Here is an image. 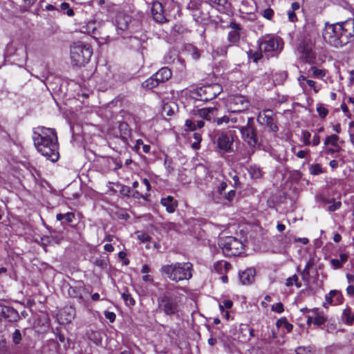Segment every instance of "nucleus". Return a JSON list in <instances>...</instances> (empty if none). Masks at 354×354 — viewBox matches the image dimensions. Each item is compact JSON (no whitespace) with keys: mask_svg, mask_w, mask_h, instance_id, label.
I'll use <instances>...</instances> for the list:
<instances>
[{"mask_svg":"<svg viewBox=\"0 0 354 354\" xmlns=\"http://www.w3.org/2000/svg\"><path fill=\"white\" fill-rule=\"evenodd\" d=\"M32 139L38 152L52 162L59 158L57 138L54 129L38 127L33 132Z\"/></svg>","mask_w":354,"mask_h":354,"instance_id":"1","label":"nucleus"},{"mask_svg":"<svg viewBox=\"0 0 354 354\" xmlns=\"http://www.w3.org/2000/svg\"><path fill=\"white\" fill-rule=\"evenodd\" d=\"M193 265L190 262H176L162 266L160 271L171 281L178 282L192 277Z\"/></svg>","mask_w":354,"mask_h":354,"instance_id":"2","label":"nucleus"},{"mask_svg":"<svg viewBox=\"0 0 354 354\" xmlns=\"http://www.w3.org/2000/svg\"><path fill=\"white\" fill-rule=\"evenodd\" d=\"M218 114V107L217 106L194 110L192 113V118L186 120L185 127L190 131L201 129L204 127L205 123L203 120L197 118H200L207 121L214 122Z\"/></svg>","mask_w":354,"mask_h":354,"instance_id":"3","label":"nucleus"},{"mask_svg":"<svg viewBox=\"0 0 354 354\" xmlns=\"http://www.w3.org/2000/svg\"><path fill=\"white\" fill-rule=\"evenodd\" d=\"M70 55L72 64L82 66L89 62L93 55V50L88 44L75 42L71 46Z\"/></svg>","mask_w":354,"mask_h":354,"instance_id":"4","label":"nucleus"},{"mask_svg":"<svg viewBox=\"0 0 354 354\" xmlns=\"http://www.w3.org/2000/svg\"><path fill=\"white\" fill-rule=\"evenodd\" d=\"M259 48L267 57L278 55L283 47L282 39L275 35H268L261 37L258 40Z\"/></svg>","mask_w":354,"mask_h":354,"instance_id":"5","label":"nucleus"},{"mask_svg":"<svg viewBox=\"0 0 354 354\" xmlns=\"http://www.w3.org/2000/svg\"><path fill=\"white\" fill-rule=\"evenodd\" d=\"M158 307L160 312L166 315H178L180 311V301L171 297L167 292L158 298Z\"/></svg>","mask_w":354,"mask_h":354,"instance_id":"6","label":"nucleus"},{"mask_svg":"<svg viewBox=\"0 0 354 354\" xmlns=\"http://www.w3.org/2000/svg\"><path fill=\"white\" fill-rule=\"evenodd\" d=\"M222 90V86L218 84H208L198 88L192 92V97L198 101L207 102L214 99Z\"/></svg>","mask_w":354,"mask_h":354,"instance_id":"7","label":"nucleus"},{"mask_svg":"<svg viewBox=\"0 0 354 354\" xmlns=\"http://www.w3.org/2000/svg\"><path fill=\"white\" fill-rule=\"evenodd\" d=\"M219 246L223 254L227 257L237 256L243 250V244L238 239L233 236H227L220 240Z\"/></svg>","mask_w":354,"mask_h":354,"instance_id":"8","label":"nucleus"},{"mask_svg":"<svg viewBox=\"0 0 354 354\" xmlns=\"http://www.w3.org/2000/svg\"><path fill=\"white\" fill-rule=\"evenodd\" d=\"M341 29L342 28H340V23L333 24H329L326 23L322 33L324 41L332 46L339 48V32L341 30Z\"/></svg>","mask_w":354,"mask_h":354,"instance_id":"9","label":"nucleus"},{"mask_svg":"<svg viewBox=\"0 0 354 354\" xmlns=\"http://www.w3.org/2000/svg\"><path fill=\"white\" fill-rule=\"evenodd\" d=\"M250 102L247 98L241 95H230L227 97L226 106L231 113L243 111L249 107Z\"/></svg>","mask_w":354,"mask_h":354,"instance_id":"10","label":"nucleus"},{"mask_svg":"<svg viewBox=\"0 0 354 354\" xmlns=\"http://www.w3.org/2000/svg\"><path fill=\"white\" fill-rule=\"evenodd\" d=\"M339 47L354 41V21H346L340 22Z\"/></svg>","mask_w":354,"mask_h":354,"instance_id":"11","label":"nucleus"},{"mask_svg":"<svg viewBox=\"0 0 354 354\" xmlns=\"http://www.w3.org/2000/svg\"><path fill=\"white\" fill-rule=\"evenodd\" d=\"M234 142V138L232 134L227 132H221L218 135L215 141L216 150L220 153H230L232 151V147Z\"/></svg>","mask_w":354,"mask_h":354,"instance_id":"12","label":"nucleus"},{"mask_svg":"<svg viewBox=\"0 0 354 354\" xmlns=\"http://www.w3.org/2000/svg\"><path fill=\"white\" fill-rule=\"evenodd\" d=\"M253 118H248L247 125L239 128L242 138L250 146L254 147L257 143V135L252 125Z\"/></svg>","mask_w":354,"mask_h":354,"instance_id":"13","label":"nucleus"},{"mask_svg":"<svg viewBox=\"0 0 354 354\" xmlns=\"http://www.w3.org/2000/svg\"><path fill=\"white\" fill-rule=\"evenodd\" d=\"M313 42L310 39L303 40L299 47L300 57L306 63L312 64L315 59V54L313 50Z\"/></svg>","mask_w":354,"mask_h":354,"instance_id":"14","label":"nucleus"},{"mask_svg":"<svg viewBox=\"0 0 354 354\" xmlns=\"http://www.w3.org/2000/svg\"><path fill=\"white\" fill-rule=\"evenodd\" d=\"M257 121L260 124L267 126L273 132H276L278 130V127L274 120L272 111L270 109L260 112L257 116Z\"/></svg>","mask_w":354,"mask_h":354,"instance_id":"15","label":"nucleus"},{"mask_svg":"<svg viewBox=\"0 0 354 354\" xmlns=\"http://www.w3.org/2000/svg\"><path fill=\"white\" fill-rule=\"evenodd\" d=\"M75 316V309L72 306L62 308L57 314V319L62 324L71 323Z\"/></svg>","mask_w":354,"mask_h":354,"instance_id":"16","label":"nucleus"},{"mask_svg":"<svg viewBox=\"0 0 354 354\" xmlns=\"http://www.w3.org/2000/svg\"><path fill=\"white\" fill-rule=\"evenodd\" d=\"M151 13L153 19L158 23H164L167 21L161 3L154 1L151 8Z\"/></svg>","mask_w":354,"mask_h":354,"instance_id":"17","label":"nucleus"},{"mask_svg":"<svg viewBox=\"0 0 354 354\" xmlns=\"http://www.w3.org/2000/svg\"><path fill=\"white\" fill-rule=\"evenodd\" d=\"M230 26L232 30L228 33L227 39L231 44H237L240 40L242 28L239 24L234 22L230 23Z\"/></svg>","mask_w":354,"mask_h":354,"instance_id":"18","label":"nucleus"},{"mask_svg":"<svg viewBox=\"0 0 354 354\" xmlns=\"http://www.w3.org/2000/svg\"><path fill=\"white\" fill-rule=\"evenodd\" d=\"M342 296L339 291L333 290L325 297V302L323 304L324 308H327L328 305H338L342 302Z\"/></svg>","mask_w":354,"mask_h":354,"instance_id":"19","label":"nucleus"},{"mask_svg":"<svg viewBox=\"0 0 354 354\" xmlns=\"http://www.w3.org/2000/svg\"><path fill=\"white\" fill-rule=\"evenodd\" d=\"M133 187L136 189V193L140 194V197L146 199L150 190V183L147 178H143L140 184L137 181L133 182Z\"/></svg>","mask_w":354,"mask_h":354,"instance_id":"20","label":"nucleus"},{"mask_svg":"<svg viewBox=\"0 0 354 354\" xmlns=\"http://www.w3.org/2000/svg\"><path fill=\"white\" fill-rule=\"evenodd\" d=\"M301 311L313 314L314 324L316 326H322L327 322L326 315L322 311H320L318 308H304L301 309Z\"/></svg>","mask_w":354,"mask_h":354,"instance_id":"21","label":"nucleus"},{"mask_svg":"<svg viewBox=\"0 0 354 354\" xmlns=\"http://www.w3.org/2000/svg\"><path fill=\"white\" fill-rule=\"evenodd\" d=\"M255 276V270L252 268L246 269L239 274L240 281L243 285L250 284L253 282Z\"/></svg>","mask_w":354,"mask_h":354,"instance_id":"22","label":"nucleus"},{"mask_svg":"<svg viewBox=\"0 0 354 354\" xmlns=\"http://www.w3.org/2000/svg\"><path fill=\"white\" fill-rule=\"evenodd\" d=\"M116 27L118 29L124 30L128 28L131 17L128 15L120 13L116 16Z\"/></svg>","mask_w":354,"mask_h":354,"instance_id":"23","label":"nucleus"},{"mask_svg":"<svg viewBox=\"0 0 354 354\" xmlns=\"http://www.w3.org/2000/svg\"><path fill=\"white\" fill-rule=\"evenodd\" d=\"M160 203L165 207L167 212L169 213H174L178 205L176 201L170 196L162 198L160 201Z\"/></svg>","mask_w":354,"mask_h":354,"instance_id":"24","label":"nucleus"},{"mask_svg":"<svg viewBox=\"0 0 354 354\" xmlns=\"http://www.w3.org/2000/svg\"><path fill=\"white\" fill-rule=\"evenodd\" d=\"M4 312L3 319H7L9 322H17L19 319L18 312L13 308L4 306Z\"/></svg>","mask_w":354,"mask_h":354,"instance_id":"25","label":"nucleus"},{"mask_svg":"<svg viewBox=\"0 0 354 354\" xmlns=\"http://www.w3.org/2000/svg\"><path fill=\"white\" fill-rule=\"evenodd\" d=\"M159 83L167 81L171 77V71L167 67H162L155 75Z\"/></svg>","mask_w":354,"mask_h":354,"instance_id":"26","label":"nucleus"},{"mask_svg":"<svg viewBox=\"0 0 354 354\" xmlns=\"http://www.w3.org/2000/svg\"><path fill=\"white\" fill-rule=\"evenodd\" d=\"M342 320L347 325H353L354 324V312L351 308L347 306L344 309L342 314Z\"/></svg>","mask_w":354,"mask_h":354,"instance_id":"27","label":"nucleus"},{"mask_svg":"<svg viewBox=\"0 0 354 354\" xmlns=\"http://www.w3.org/2000/svg\"><path fill=\"white\" fill-rule=\"evenodd\" d=\"M214 268L218 273L223 274L231 268V265L227 261H220L214 264Z\"/></svg>","mask_w":354,"mask_h":354,"instance_id":"28","label":"nucleus"},{"mask_svg":"<svg viewBox=\"0 0 354 354\" xmlns=\"http://www.w3.org/2000/svg\"><path fill=\"white\" fill-rule=\"evenodd\" d=\"M249 174L252 179H259L263 176V172L257 165H251L248 169Z\"/></svg>","mask_w":354,"mask_h":354,"instance_id":"29","label":"nucleus"},{"mask_svg":"<svg viewBox=\"0 0 354 354\" xmlns=\"http://www.w3.org/2000/svg\"><path fill=\"white\" fill-rule=\"evenodd\" d=\"M159 84V82L153 75L152 77L148 78L142 83V86L147 89H153L158 86Z\"/></svg>","mask_w":354,"mask_h":354,"instance_id":"30","label":"nucleus"},{"mask_svg":"<svg viewBox=\"0 0 354 354\" xmlns=\"http://www.w3.org/2000/svg\"><path fill=\"white\" fill-rule=\"evenodd\" d=\"M263 52L261 51L259 49V50H250L248 52V57L250 60H252L254 62H257L259 60H260L262 58V53Z\"/></svg>","mask_w":354,"mask_h":354,"instance_id":"31","label":"nucleus"},{"mask_svg":"<svg viewBox=\"0 0 354 354\" xmlns=\"http://www.w3.org/2000/svg\"><path fill=\"white\" fill-rule=\"evenodd\" d=\"M75 218V214L72 212H67L66 214H57L56 218L57 221L64 220L66 223H72Z\"/></svg>","mask_w":354,"mask_h":354,"instance_id":"32","label":"nucleus"},{"mask_svg":"<svg viewBox=\"0 0 354 354\" xmlns=\"http://www.w3.org/2000/svg\"><path fill=\"white\" fill-rule=\"evenodd\" d=\"M310 70L312 71L313 75L315 78L323 79V77H325L326 74L325 70L318 68L315 66H312Z\"/></svg>","mask_w":354,"mask_h":354,"instance_id":"33","label":"nucleus"},{"mask_svg":"<svg viewBox=\"0 0 354 354\" xmlns=\"http://www.w3.org/2000/svg\"><path fill=\"white\" fill-rule=\"evenodd\" d=\"M295 284L297 288L301 287V283L299 282V278L296 274L288 277L286 281V286L288 287L292 286Z\"/></svg>","mask_w":354,"mask_h":354,"instance_id":"34","label":"nucleus"},{"mask_svg":"<svg viewBox=\"0 0 354 354\" xmlns=\"http://www.w3.org/2000/svg\"><path fill=\"white\" fill-rule=\"evenodd\" d=\"M310 174L312 175H319L324 172V170L319 164H313L309 167Z\"/></svg>","mask_w":354,"mask_h":354,"instance_id":"35","label":"nucleus"},{"mask_svg":"<svg viewBox=\"0 0 354 354\" xmlns=\"http://www.w3.org/2000/svg\"><path fill=\"white\" fill-rule=\"evenodd\" d=\"M339 140V137L337 135H331L330 136L326 137L324 140V145H331L332 146L336 147H337V142Z\"/></svg>","mask_w":354,"mask_h":354,"instance_id":"36","label":"nucleus"},{"mask_svg":"<svg viewBox=\"0 0 354 354\" xmlns=\"http://www.w3.org/2000/svg\"><path fill=\"white\" fill-rule=\"evenodd\" d=\"M316 110H317V113H319V115L322 118H326V116L328 113V110L324 106V105L323 104H318L317 105Z\"/></svg>","mask_w":354,"mask_h":354,"instance_id":"37","label":"nucleus"},{"mask_svg":"<svg viewBox=\"0 0 354 354\" xmlns=\"http://www.w3.org/2000/svg\"><path fill=\"white\" fill-rule=\"evenodd\" d=\"M122 297L128 306H133L135 304V300L132 297L131 295L129 294L128 292H124L122 294Z\"/></svg>","mask_w":354,"mask_h":354,"instance_id":"38","label":"nucleus"},{"mask_svg":"<svg viewBox=\"0 0 354 354\" xmlns=\"http://www.w3.org/2000/svg\"><path fill=\"white\" fill-rule=\"evenodd\" d=\"M62 10L69 17L74 15L73 10L70 8V5L68 3L64 2L60 6Z\"/></svg>","mask_w":354,"mask_h":354,"instance_id":"39","label":"nucleus"},{"mask_svg":"<svg viewBox=\"0 0 354 354\" xmlns=\"http://www.w3.org/2000/svg\"><path fill=\"white\" fill-rule=\"evenodd\" d=\"M311 346H299L296 348V354H312Z\"/></svg>","mask_w":354,"mask_h":354,"instance_id":"40","label":"nucleus"},{"mask_svg":"<svg viewBox=\"0 0 354 354\" xmlns=\"http://www.w3.org/2000/svg\"><path fill=\"white\" fill-rule=\"evenodd\" d=\"M194 138L195 142L192 143V147L194 149H198L200 148V143L202 140L201 135L198 133H194Z\"/></svg>","mask_w":354,"mask_h":354,"instance_id":"41","label":"nucleus"},{"mask_svg":"<svg viewBox=\"0 0 354 354\" xmlns=\"http://www.w3.org/2000/svg\"><path fill=\"white\" fill-rule=\"evenodd\" d=\"M68 294L71 297H77L80 299H82V296L80 292V290H77L76 288L70 287L68 290Z\"/></svg>","mask_w":354,"mask_h":354,"instance_id":"42","label":"nucleus"},{"mask_svg":"<svg viewBox=\"0 0 354 354\" xmlns=\"http://www.w3.org/2000/svg\"><path fill=\"white\" fill-rule=\"evenodd\" d=\"M282 324L284 325V327L286 328L288 332H290L292 330L293 326L291 324H289L286 319H279L277 322V326H282Z\"/></svg>","mask_w":354,"mask_h":354,"instance_id":"43","label":"nucleus"},{"mask_svg":"<svg viewBox=\"0 0 354 354\" xmlns=\"http://www.w3.org/2000/svg\"><path fill=\"white\" fill-rule=\"evenodd\" d=\"M21 333L19 330L16 329L12 335V342L15 344H18L21 340Z\"/></svg>","mask_w":354,"mask_h":354,"instance_id":"44","label":"nucleus"},{"mask_svg":"<svg viewBox=\"0 0 354 354\" xmlns=\"http://www.w3.org/2000/svg\"><path fill=\"white\" fill-rule=\"evenodd\" d=\"M233 303L231 300H223L220 304L219 308L221 310H223L224 308L230 309L232 307Z\"/></svg>","mask_w":354,"mask_h":354,"instance_id":"45","label":"nucleus"},{"mask_svg":"<svg viewBox=\"0 0 354 354\" xmlns=\"http://www.w3.org/2000/svg\"><path fill=\"white\" fill-rule=\"evenodd\" d=\"M311 137V134L310 132L307 131H304L302 132V139L305 145H310L311 142L310 141V138Z\"/></svg>","mask_w":354,"mask_h":354,"instance_id":"46","label":"nucleus"},{"mask_svg":"<svg viewBox=\"0 0 354 354\" xmlns=\"http://www.w3.org/2000/svg\"><path fill=\"white\" fill-rule=\"evenodd\" d=\"M214 122H216L218 125H221L223 123L227 124L230 122V117L227 115L220 118L216 117Z\"/></svg>","mask_w":354,"mask_h":354,"instance_id":"47","label":"nucleus"},{"mask_svg":"<svg viewBox=\"0 0 354 354\" xmlns=\"http://www.w3.org/2000/svg\"><path fill=\"white\" fill-rule=\"evenodd\" d=\"M272 310L278 313H281L283 311V306L281 302L277 303L272 306Z\"/></svg>","mask_w":354,"mask_h":354,"instance_id":"48","label":"nucleus"},{"mask_svg":"<svg viewBox=\"0 0 354 354\" xmlns=\"http://www.w3.org/2000/svg\"><path fill=\"white\" fill-rule=\"evenodd\" d=\"M138 239L143 243L148 242V241H150L151 236L149 235H148L147 234L141 233V234H138Z\"/></svg>","mask_w":354,"mask_h":354,"instance_id":"49","label":"nucleus"},{"mask_svg":"<svg viewBox=\"0 0 354 354\" xmlns=\"http://www.w3.org/2000/svg\"><path fill=\"white\" fill-rule=\"evenodd\" d=\"M7 350L6 341L4 339H0V354H6Z\"/></svg>","mask_w":354,"mask_h":354,"instance_id":"50","label":"nucleus"},{"mask_svg":"<svg viewBox=\"0 0 354 354\" xmlns=\"http://www.w3.org/2000/svg\"><path fill=\"white\" fill-rule=\"evenodd\" d=\"M104 316L111 323H113L115 320V317H116V315L114 313L109 312V311H105Z\"/></svg>","mask_w":354,"mask_h":354,"instance_id":"51","label":"nucleus"},{"mask_svg":"<svg viewBox=\"0 0 354 354\" xmlns=\"http://www.w3.org/2000/svg\"><path fill=\"white\" fill-rule=\"evenodd\" d=\"M142 281L145 283L155 285L153 277L150 274H144L142 276Z\"/></svg>","mask_w":354,"mask_h":354,"instance_id":"52","label":"nucleus"},{"mask_svg":"<svg viewBox=\"0 0 354 354\" xmlns=\"http://www.w3.org/2000/svg\"><path fill=\"white\" fill-rule=\"evenodd\" d=\"M212 6H224L226 0H207Z\"/></svg>","mask_w":354,"mask_h":354,"instance_id":"53","label":"nucleus"},{"mask_svg":"<svg viewBox=\"0 0 354 354\" xmlns=\"http://www.w3.org/2000/svg\"><path fill=\"white\" fill-rule=\"evenodd\" d=\"M273 15H274V11L271 8H268L263 11V16L265 18L270 20L272 19Z\"/></svg>","mask_w":354,"mask_h":354,"instance_id":"54","label":"nucleus"},{"mask_svg":"<svg viewBox=\"0 0 354 354\" xmlns=\"http://www.w3.org/2000/svg\"><path fill=\"white\" fill-rule=\"evenodd\" d=\"M341 205H342L341 202H339V201L334 202L332 205L328 206V210L330 212H334V211L339 209Z\"/></svg>","mask_w":354,"mask_h":354,"instance_id":"55","label":"nucleus"},{"mask_svg":"<svg viewBox=\"0 0 354 354\" xmlns=\"http://www.w3.org/2000/svg\"><path fill=\"white\" fill-rule=\"evenodd\" d=\"M288 19L292 21L295 22L297 20V17L296 16L295 12L291 10H288L287 12Z\"/></svg>","mask_w":354,"mask_h":354,"instance_id":"56","label":"nucleus"},{"mask_svg":"<svg viewBox=\"0 0 354 354\" xmlns=\"http://www.w3.org/2000/svg\"><path fill=\"white\" fill-rule=\"evenodd\" d=\"M330 263L335 269L340 268L342 266V262H340V260H338V259H331Z\"/></svg>","mask_w":354,"mask_h":354,"instance_id":"57","label":"nucleus"},{"mask_svg":"<svg viewBox=\"0 0 354 354\" xmlns=\"http://www.w3.org/2000/svg\"><path fill=\"white\" fill-rule=\"evenodd\" d=\"M306 83L307 84L311 87L313 91H315V93H317L319 90V88H317L316 86H315V82L312 80H306Z\"/></svg>","mask_w":354,"mask_h":354,"instance_id":"58","label":"nucleus"},{"mask_svg":"<svg viewBox=\"0 0 354 354\" xmlns=\"http://www.w3.org/2000/svg\"><path fill=\"white\" fill-rule=\"evenodd\" d=\"M301 274L302 278L304 281H309V277H310V270H309L304 269Z\"/></svg>","mask_w":354,"mask_h":354,"instance_id":"59","label":"nucleus"},{"mask_svg":"<svg viewBox=\"0 0 354 354\" xmlns=\"http://www.w3.org/2000/svg\"><path fill=\"white\" fill-rule=\"evenodd\" d=\"M227 183L225 181L221 182L220 185L217 187V191L219 194H221L227 187Z\"/></svg>","mask_w":354,"mask_h":354,"instance_id":"60","label":"nucleus"},{"mask_svg":"<svg viewBox=\"0 0 354 354\" xmlns=\"http://www.w3.org/2000/svg\"><path fill=\"white\" fill-rule=\"evenodd\" d=\"M309 151L308 150H301V151H299L297 153H296V156L297 158H304L306 157L307 154L308 153Z\"/></svg>","mask_w":354,"mask_h":354,"instance_id":"61","label":"nucleus"},{"mask_svg":"<svg viewBox=\"0 0 354 354\" xmlns=\"http://www.w3.org/2000/svg\"><path fill=\"white\" fill-rule=\"evenodd\" d=\"M315 263H314V259L313 258H310V259L307 261L306 266H305V268L304 269H306V270H309L313 268V266H314Z\"/></svg>","mask_w":354,"mask_h":354,"instance_id":"62","label":"nucleus"},{"mask_svg":"<svg viewBox=\"0 0 354 354\" xmlns=\"http://www.w3.org/2000/svg\"><path fill=\"white\" fill-rule=\"evenodd\" d=\"M215 53L218 55H224L227 53V47L223 46L220 49H217Z\"/></svg>","mask_w":354,"mask_h":354,"instance_id":"63","label":"nucleus"},{"mask_svg":"<svg viewBox=\"0 0 354 354\" xmlns=\"http://www.w3.org/2000/svg\"><path fill=\"white\" fill-rule=\"evenodd\" d=\"M87 30L88 33H94V31L95 30V23L94 22H89L87 26Z\"/></svg>","mask_w":354,"mask_h":354,"instance_id":"64","label":"nucleus"}]
</instances>
